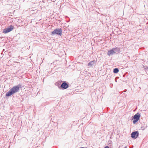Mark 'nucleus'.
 <instances>
[{
	"mask_svg": "<svg viewBox=\"0 0 148 148\" xmlns=\"http://www.w3.org/2000/svg\"><path fill=\"white\" fill-rule=\"evenodd\" d=\"M22 85L20 84L13 86L10 90V96L18 92L20 88L21 87Z\"/></svg>",
	"mask_w": 148,
	"mask_h": 148,
	"instance_id": "1",
	"label": "nucleus"
},
{
	"mask_svg": "<svg viewBox=\"0 0 148 148\" xmlns=\"http://www.w3.org/2000/svg\"><path fill=\"white\" fill-rule=\"evenodd\" d=\"M62 34V30L61 28H56L52 32L51 34L54 35L56 34L57 35L61 36Z\"/></svg>",
	"mask_w": 148,
	"mask_h": 148,
	"instance_id": "2",
	"label": "nucleus"
},
{
	"mask_svg": "<svg viewBox=\"0 0 148 148\" xmlns=\"http://www.w3.org/2000/svg\"><path fill=\"white\" fill-rule=\"evenodd\" d=\"M140 116V114L138 112L137 113L133 116V119L134 120L133 121V123L134 124H135L136 122L138 121Z\"/></svg>",
	"mask_w": 148,
	"mask_h": 148,
	"instance_id": "3",
	"label": "nucleus"
},
{
	"mask_svg": "<svg viewBox=\"0 0 148 148\" xmlns=\"http://www.w3.org/2000/svg\"><path fill=\"white\" fill-rule=\"evenodd\" d=\"M69 87V84L66 81L64 82L60 85V87L62 89H65Z\"/></svg>",
	"mask_w": 148,
	"mask_h": 148,
	"instance_id": "4",
	"label": "nucleus"
},
{
	"mask_svg": "<svg viewBox=\"0 0 148 148\" xmlns=\"http://www.w3.org/2000/svg\"><path fill=\"white\" fill-rule=\"evenodd\" d=\"M139 135V133L138 131H134L132 132L131 134V137L133 138L136 139Z\"/></svg>",
	"mask_w": 148,
	"mask_h": 148,
	"instance_id": "5",
	"label": "nucleus"
},
{
	"mask_svg": "<svg viewBox=\"0 0 148 148\" xmlns=\"http://www.w3.org/2000/svg\"><path fill=\"white\" fill-rule=\"evenodd\" d=\"M114 53V51L113 49H111L110 50H109L107 53V55L108 56H110L112 55Z\"/></svg>",
	"mask_w": 148,
	"mask_h": 148,
	"instance_id": "6",
	"label": "nucleus"
},
{
	"mask_svg": "<svg viewBox=\"0 0 148 148\" xmlns=\"http://www.w3.org/2000/svg\"><path fill=\"white\" fill-rule=\"evenodd\" d=\"M95 64V60H93V61H91L90 62H89L88 63V66H91L92 67V66Z\"/></svg>",
	"mask_w": 148,
	"mask_h": 148,
	"instance_id": "7",
	"label": "nucleus"
},
{
	"mask_svg": "<svg viewBox=\"0 0 148 148\" xmlns=\"http://www.w3.org/2000/svg\"><path fill=\"white\" fill-rule=\"evenodd\" d=\"M112 49L114 51V53L116 52L118 53L120 50V48L118 47H116L115 48H113Z\"/></svg>",
	"mask_w": 148,
	"mask_h": 148,
	"instance_id": "8",
	"label": "nucleus"
},
{
	"mask_svg": "<svg viewBox=\"0 0 148 148\" xmlns=\"http://www.w3.org/2000/svg\"><path fill=\"white\" fill-rule=\"evenodd\" d=\"M9 32V28H8L7 29H4L3 31V32L6 34Z\"/></svg>",
	"mask_w": 148,
	"mask_h": 148,
	"instance_id": "9",
	"label": "nucleus"
},
{
	"mask_svg": "<svg viewBox=\"0 0 148 148\" xmlns=\"http://www.w3.org/2000/svg\"><path fill=\"white\" fill-rule=\"evenodd\" d=\"M119 71V70L117 68H115L113 69V72L115 73H117Z\"/></svg>",
	"mask_w": 148,
	"mask_h": 148,
	"instance_id": "10",
	"label": "nucleus"
},
{
	"mask_svg": "<svg viewBox=\"0 0 148 148\" xmlns=\"http://www.w3.org/2000/svg\"><path fill=\"white\" fill-rule=\"evenodd\" d=\"M14 28V26L12 25H10V32L12 31Z\"/></svg>",
	"mask_w": 148,
	"mask_h": 148,
	"instance_id": "11",
	"label": "nucleus"
},
{
	"mask_svg": "<svg viewBox=\"0 0 148 148\" xmlns=\"http://www.w3.org/2000/svg\"><path fill=\"white\" fill-rule=\"evenodd\" d=\"M11 18L10 17V22H13V18Z\"/></svg>",
	"mask_w": 148,
	"mask_h": 148,
	"instance_id": "12",
	"label": "nucleus"
},
{
	"mask_svg": "<svg viewBox=\"0 0 148 148\" xmlns=\"http://www.w3.org/2000/svg\"><path fill=\"white\" fill-rule=\"evenodd\" d=\"M143 66V68L144 69H148V67L147 66Z\"/></svg>",
	"mask_w": 148,
	"mask_h": 148,
	"instance_id": "13",
	"label": "nucleus"
},
{
	"mask_svg": "<svg viewBox=\"0 0 148 148\" xmlns=\"http://www.w3.org/2000/svg\"><path fill=\"white\" fill-rule=\"evenodd\" d=\"M6 96H9V92H7L6 94Z\"/></svg>",
	"mask_w": 148,
	"mask_h": 148,
	"instance_id": "14",
	"label": "nucleus"
},
{
	"mask_svg": "<svg viewBox=\"0 0 148 148\" xmlns=\"http://www.w3.org/2000/svg\"><path fill=\"white\" fill-rule=\"evenodd\" d=\"M104 148H109L108 146H106L104 147Z\"/></svg>",
	"mask_w": 148,
	"mask_h": 148,
	"instance_id": "15",
	"label": "nucleus"
},
{
	"mask_svg": "<svg viewBox=\"0 0 148 148\" xmlns=\"http://www.w3.org/2000/svg\"><path fill=\"white\" fill-rule=\"evenodd\" d=\"M79 148H87L86 147H80Z\"/></svg>",
	"mask_w": 148,
	"mask_h": 148,
	"instance_id": "16",
	"label": "nucleus"
},
{
	"mask_svg": "<svg viewBox=\"0 0 148 148\" xmlns=\"http://www.w3.org/2000/svg\"><path fill=\"white\" fill-rule=\"evenodd\" d=\"M127 148V146H126L125 147H124L123 148Z\"/></svg>",
	"mask_w": 148,
	"mask_h": 148,
	"instance_id": "17",
	"label": "nucleus"
},
{
	"mask_svg": "<svg viewBox=\"0 0 148 148\" xmlns=\"http://www.w3.org/2000/svg\"><path fill=\"white\" fill-rule=\"evenodd\" d=\"M115 81H116V82H117L116 80V79H115Z\"/></svg>",
	"mask_w": 148,
	"mask_h": 148,
	"instance_id": "18",
	"label": "nucleus"
}]
</instances>
